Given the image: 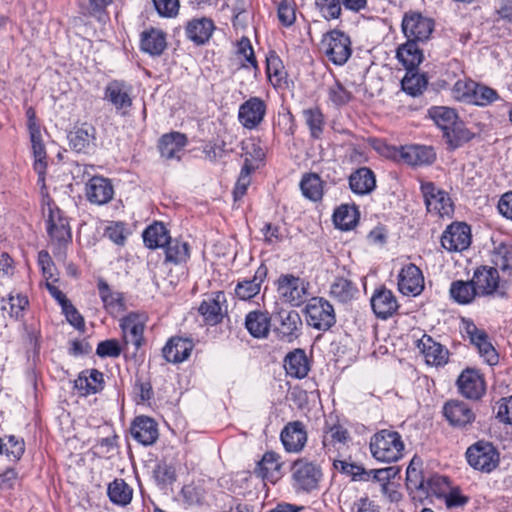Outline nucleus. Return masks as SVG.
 <instances>
[{
    "label": "nucleus",
    "instance_id": "1",
    "mask_svg": "<svg viewBox=\"0 0 512 512\" xmlns=\"http://www.w3.org/2000/svg\"><path fill=\"white\" fill-rule=\"evenodd\" d=\"M369 448L377 461L393 463L403 457L405 445L397 431L382 429L371 437Z\"/></svg>",
    "mask_w": 512,
    "mask_h": 512
},
{
    "label": "nucleus",
    "instance_id": "2",
    "mask_svg": "<svg viewBox=\"0 0 512 512\" xmlns=\"http://www.w3.org/2000/svg\"><path fill=\"white\" fill-rule=\"evenodd\" d=\"M321 50L332 63L343 65L352 53L350 38L342 31L332 30L323 36Z\"/></svg>",
    "mask_w": 512,
    "mask_h": 512
},
{
    "label": "nucleus",
    "instance_id": "3",
    "mask_svg": "<svg viewBox=\"0 0 512 512\" xmlns=\"http://www.w3.org/2000/svg\"><path fill=\"white\" fill-rule=\"evenodd\" d=\"M305 314L307 324L320 331H327L336 323L334 307L322 297L312 298L305 307Z\"/></svg>",
    "mask_w": 512,
    "mask_h": 512
},
{
    "label": "nucleus",
    "instance_id": "4",
    "mask_svg": "<svg viewBox=\"0 0 512 512\" xmlns=\"http://www.w3.org/2000/svg\"><path fill=\"white\" fill-rule=\"evenodd\" d=\"M466 458L471 467L481 472L490 473L499 465V453L489 442L478 441L466 451Z\"/></svg>",
    "mask_w": 512,
    "mask_h": 512
},
{
    "label": "nucleus",
    "instance_id": "5",
    "mask_svg": "<svg viewBox=\"0 0 512 512\" xmlns=\"http://www.w3.org/2000/svg\"><path fill=\"white\" fill-rule=\"evenodd\" d=\"M322 475L319 465L305 459H299L292 465V479L297 490L310 492L317 489Z\"/></svg>",
    "mask_w": 512,
    "mask_h": 512
},
{
    "label": "nucleus",
    "instance_id": "6",
    "mask_svg": "<svg viewBox=\"0 0 512 512\" xmlns=\"http://www.w3.org/2000/svg\"><path fill=\"white\" fill-rule=\"evenodd\" d=\"M435 23L432 18L418 12L405 13L401 28L407 39L417 42L427 41L434 31Z\"/></svg>",
    "mask_w": 512,
    "mask_h": 512
},
{
    "label": "nucleus",
    "instance_id": "7",
    "mask_svg": "<svg viewBox=\"0 0 512 512\" xmlns=\"http://www.w3.org/2000/svg\"><path fill=\"white\" fill-rule=\"evenodd\" d=\"M421 192L428 212L441 217L449 216L453 212V203L448 193L436 187L434 183H422Z\"/></svg>",
    "mask_w": 512,
    "mask_h": 512
},
{
    "label": "nucleus",
    "instance_id": "8",
    "mask_svg": "<svg viewBox=\"0 0 512 512\" xmlns=\"http://www.w3.org/2000/svg\"><path fill=\"white\" fill-rule=\"evenodd\" d=\"M443 415L450 426L468 430L476 419L473 409L460 400H449L443 406Z\"/></svg>",
    "mask_w": 512,
    "mask_h": 512
},
{
    "label": "nucleus",
    "instance_id": "9",
    "mask_svg": "<svg viewBox=\"0 0 512 512\" xmlns=\"http://www.w3.org/2000/svg\"><path fill=\"white\" fill-rule=\"evenodd\" d=\"M47 233L52 245L57 246L59 249L61 246L71 242L72 235L68 219L64 217L62 211L57 207L49 206Z\"/></svg>",
    "mask_w": 512,
    "mask_h": 512
},
{
    "label": "nucleus",
    "instance_id": "10",
    "mask_svg": "<svg viewBox=\"0 0 512 512\" xmlns=\"http://www.w3.org/2000/svg\"><path fill=\"white\" fill-rule=\"evenodd\" d=\"M471 229L464 222H454L443 232L441 245L449 252H461L471 244Z\"/></svg>",
    "mask_w": 512,
    "mask_h": 512
},
{
    "label": "nucleus",
    "instance_id": "11",
    "mask_svg": "<svg viewBox=\"0 0 512 512\" xmlns=\"http://www.w3.org/2000/svg\"><path fill=\"white\" fill-rule=\"evenodd\" d=\"M307 286L303 279L292 274L281 275L278 278V292L280 296L293 306L304 303L307 295Z\"/></svg>",
    "mask_w": 512,
    "mask_h": 512
},
{
    "label": "nucleus",
    "instance_id": "12",
    "mask_svg": "<svg viewBox=\"0 0 512 512\" xmlns=\"http://www.w3.org/2000/svg\"><path fill=\"white\" fill-rule=\"evenodd\" d=\"M267 105L260 97H250L238 110V120L249 130L257 128L265 118Z\"/></svg>",
    "mask_w": 512,
    "mask_h": 512
},
{
    "label": "nucleus",
    "instance_id": "13",
    "mask_svg": "<svg viewBox=\"0 0 512 512\" xmlns=\"http://www.w3.org/2000/svg\"><path fill=\"white\" fill-rule=\"evenodd\" d=\"M465 331L484 361L491 366L496 365L499 362V354L489 341L487 333L483 329H479L473 322L466 323Z\"/></svg>",
    "mask_w": 512,
    "mask_h": 512
},
{
    "label": "nucleus",
    "instance_id": "14",
    "mask_svg": "<svg viewBox=\"0 0 512 512\" xmlns=\"http://www.w3.org/2000/svg\"><path fill=\"white\" fill-rule=\"evenodd\" d=\"M459 393L471 400L480 399L486 391V385L483 376L479 371L467 368L462 371L457 379Z\"/></svg>",
    "mask_w": 512,
    "mask_h": 512
},
{
    "label": "nucleus",
    "instance_id": "15",
    "mask_svg": "<svg viewBox=\"0 0 512 512\" xmlns=\"http://www.w3.org/2000/svg\"><path fill=\"white\" fill-rule=\"evenodd\" d=\"M398 289L406 296H417L424 289L422 271L412 263L405 265L398 275Z\"/></svg>",
    "mask_w": 512,
    "mask_h": 512
},
{
    "label": "nucleus",
    "instance_id": "16",
    "mask_svg": "<svg viewBox=\"0 0 512 512\" xmlns=\"http://www.w3.org/2000/svg\"><path fill=\"white\" fill-rule=\"evenodd\" d=\"M131 87L123 81L113 80L104 90V99L107 100L116 111H126L132 106Z\"/></svg>",
    "mask_w": 512,
    "mask_h": 512
},
{
    "label": "nucleus",
    "instance_id": "17",
    "mask_svg": "<svg viewBox=\"0 0 512 512\" xmlns=\"http://www.w3.org/2000/svg\"><path fill=\"white\" fill-rule=\"evenodd\" d=\"M85 195L90 203L104 205L112 200L114 188L108 178L94 176L86 183Z\"/></svg>",
    "mask_w": 512,
    "mask_h": 512
},
{
    "label": "nucleus",
    "instance_id": "18",
    "mask_svg": "<svg viewBox=\"0 0 512 512\" xmlns=\"http://www.w3.org/2000/svg\"><path fill=\"white\" fill-rule=\"evenodd\" d=\"M417 347L428 365L443 366L448 361L449 351L430 335L424 334L417 342Z\"/></svg>",
    "mask_w": 512,
    "mask_h": 512
},
{
    "label": "nucleus",
    "instance_id": "19",
    "mask_svg": "<svg viewBox=\"0 0 512 512\" xmlns=\"http://www.w3.org/2000/svg\"><path fill=\"white\" fill-rule=\"evenodd\" d=\"M68 140L74 151L87 153L95 147L96 129L91 124L83 123L69 132Z\"/></svg>",
    "mask_w": 512,
    "mask_h": 512
},
{
    "label": "nucleus",
    "instance_id": "20",
    "mask_svg": "<svg viewBox=\"0 0 512 512\" xmlns=\"http://www.w3.org/2000/svg\"><path fill=\"white\" fill-rule=\"evenodd\" d=\"M282 444L288 452H300L307 442L305 425L301 421L289 422L280 435Z\"/></svg>",
    "mask_w": 512,
    "mask_h": 512
},
{
    "label": "nucleus",
    "instance_id": "21",
    "mask_svg": "<svg viewBox=\"0 0 512 512\" xmlns=\"http://www.w3.org/2000/svg\"><path fill=\"white\" fill-rule=\"evenodd\" d=\"M472 283L479 296L493 294L500 283V276L496 267L481 266L474 271Z\"/></svg>",
    "mask_w": 512,
    "mask_h": 512
},
{
    "label": "nucleus",
    "instance_id": "22",
    "mask_svg": "<svg viewBox=\"0 0 512 512\" xmlns=\"http://www.w3.org/2000/svg\"><path fill=\"white\" fill-rule=\"evenodd\" d=\"M104 385L103 373L97 369L83 370L74 381V388L81 396L99 393Z\"/></svg>",
    "mask_w": 512,
    "mask_h": 512
},
{
    "label": "nucleus",
    "instance_id": "23",
    "mask_svg": "<svg viewBox=\"0 0 512 512\" xmlns=\"http://www.w3.org/2000/svg\"><path fill=\"white\" fill-rule=\"evenodd\" d=\"M226 302L224 292H216L213 296L204 299L198 311L203 317L204 321L209 325H216L220 323L224 317L223 304Z\"/></svg>",
    "mask_w": 512,
    "mask_h": 512
},
{
    "label": "nucleus",
    "instance_id": "24",
    "mask_svg": "<svg viewBox=\"0 0 512 512\" xmlns=\"http://www.w3.org/2000/svg\"><path fill=\"white\" fill-rule=\"evenodd\" d=\"M214 30L213 20L207 17L193 18L185 26L187 38L196 45H203L208 42Z\"/></svg>",
    "mask_w": 512,
    "mask_h": 512
},
{
    "label": "nucleus",
    "instance_id": "25",
    "mask_svg": "<svg viewBox=\"0 0 512 512\" xmlns=\"http://www.w3.org/2000/svg\"><path fill=\"white\" fill-rule=\"evenodd\" d=\"M131 435L139 443L148 446L158 439L156 422L147 416L137 417L131 426Z\"/></svg>",
    "mask_w": 512,
    "mask_h": 512
},
{
    "label": "nucleus",
    "instance_id": "26",
    "mask_svg": "<svg viewBox=\"0 0 512 512\" xmlns=\"http://www.w3.org/2000/svg\"><path fill=\"white\" fill-rule=\"evenodd\" d=\"M371 306L375 315L381 319L391 317L398 309L394 294L386 288L374 292L371 298Z\"/></svg>",
    "mask_w": 512,
    "mask_h": 512
},
{
    "label": "nucleus",
    "instance_id": "27",
    "mask_svg": "<svg viewBox=\"0 0 512 512\" xmlns=\"http://www.w3.org/2000/svg\"><path fill=\"white\" fill-rule=\"evenodd\" d=\"M193 342L182 337H172L162 349L163 357L170 363L185 361L193 350Z\"/></svg>",
    "mask_w": 512,
    "mask_h": 512
},
{
    "label": "nucleus",
    "instance_id": "28",
    "mask_svg": "<svg viewBox=\"0 0 512 512\" xmlns=\"http://www.w3.org/2000/svg\"><path fill=\"white\" fill-rule=\"evenodd\" d=\"M97 288L103 307L109 314L121 313L125 310L124 296L121 292L113 290L102 278L98 279Z\"/></svg>",
    "mask_w": 512,
    "mask_h": 512
},
{
    "label": "nucleus",
    "instance_id": "29",
    "mask_svg": "<svg viewBox=\"0 0 512 512\" xmlns=\"http://www.w3.org/2000/svg\"><path fill=\"white\" fill-rule=\"evenodd\" d=\"M120 327L126 344L132 343L138 349L143 342L144 323L136 313H130L121 319Z\"/></svg>",
    "mask_w": 512,
    "mask_h": 512
},
{
    "label": "nucleus",
    "instance_id": "30",
    "mask_svg": "<svg viewBox=\"0 0 512 512\" xmlns=\"http://www.w3.org/2000/svg\"><path fill=\"white\" fill-rule=\"evenodd\" d=\"M187 136L180 132H170L164 134L159 140V151L162 157L166 159H180V152L187 145Z\"/></svg>",
    "mask_w": 512,
    "mask_h": 512
},
{
    "label": "nucleus",
    "instance_id": "31",
    "mask_svg": "<svg viewBox=\"0 0 512 512\" xmlns=\"http://www.w3.org/2000/svg\"><path fill=\"white\" fill-rule=\"evenodd\" d=\"M349 187L357 195L371 193L376 187L374 172L367 167L358 168L349 176Z\"/></svg>",
    "mask_w": 512,
    "mask_h": 512
},
{
    "label": "nucleus",
    "instance_id": "32",
    "mask_svg": "<svg viewBox=\"0 0 512 512\" xmlns=\"http://www.w3.org/2000/svg\"><path fill=\"white\" fill-rule=\"evenodd\" d=\"M284 368L287 375L302 379L307 376L310 366L305 351L302 349H295L288 353L284 359Z\"/></svg>",
    "mask_w": 512,
    "mask_h": 512
},
{
    "label": "nucleus",
    "instance_id": "33",
    "mask_svg": "<svg viewBox=\"0 0 512 512\" xmlns=\"http://www.w3.org/2000/svg\"><path fill=\"white\" fill-rule=\"evenodd\" d=\"M280 325L277 328L282 339L291 342L297 337V332L302 326L299 313L295 310H281L278 312Z\"/></svg>",
    "mask_w": 512,
    "mask_h": 512
},
{
    "label": "nucleus",
    "instance_id": "34",
    "mask_svg": "<svg viewBox=\"0 0 512 512\" xmlns=\"http://www.w3.org/2000/svg\"><path fill=\"white\" fill-rule=\"evenodd\" d=\"M399 154L405 163L412 166L430 164L435 159L431 148L419 145L401 147Z\"/></svg>",
    "mask_w": 512,
    "mask_h": 512
},
{
    "label": "nucleus",
    "instance_id": "35",
    "mask_svg": "<svg viewBox=\"0 0 512 512\" xmlns=\"http://www.w3.org/2000/svg\"><path fill=\"white\" fill-rule=\"evenodd\" d=\"M267 275V268L260 266L250 280L238 282L235 288L236 296L241 300H250L260 292L261 284Z\"/></svg>",
    "mask_w": 512,
    "mask_h": 512
},
{
    "label": "nucleus",
    "instance_id": "36",
    "mask_svg": "<svg viewBox=\"0 0 512 512\" xmlns=\"http://www.w3.org/2000/svg\"><path fill=\"white\" fill-rule=\"evenodd\" d=\"M270 321L268 313L255 310L246 315L245 327L254 338H266L270 331Z\"/></svg>",
    "mask_w": 512,
    "mask_h": 512
},
{
    "label": "nucleus",
    "instance_id": "37",
    "mask_svg": "<svg viewBox=\"0 0 512 512\" xmlns=\"http://www.w3.org/2000/svg\"><path fill=\"white\" fill-rule=\"evenodd\" d=\"M417 43V41L407 39V42L400 45L396 52L399 62L409 71L414 70L423 60V52Z\"/></svg>",
    "mask_w": 512,
    "mask_h": 512
},
{
    "label": "nucleus",
    "instance_id": "38",
    "mask_svg": "<svg viewBox=\"0 0 512 512\" xmlns=\"http://www.w3.org/2000/svg\"><path fill=\"white\" fill-rule=\"evenodd\" d=\"M303 196L313 202H319L324 195V181L317 173H305L300 181Z\"/></svg>",
    "mask_w": 512,
    "mask_h": 512
},
{
    "label": "nucleus",
    "instance_id": "39",
    "mask_svg": "<svg viewBox=\"0 0 512 512\" xmlns=\"http://www.w3.org/2000/svg\"><path fill=\"white\" fill-rule=\"evenodd\" d=\"M141 49L152 55L159 56L166 49V36L164 32L158 29H150L149 31H144L141 34Z\"/></svg>",
    "mask_w": 512,
    "mask_h": 512
},
{
    "label": "nucleus",
    "instance_id": "40",
    "mask_svg": "<svg viewBox=\"0 0 512 512\" xmlns=\"http://www.w3.org/2000/svg\"><path fill=\"white\" fill-rule=\"evenodd\" d=\"M281 464L279 455L275 452H266L255 468V474L264 480L275 482L279 478Z\"/></svg>",
    "mask_w": 512,
    "mask_h": 512
},
{
    "label": "nucleus",
    "instance_id": "41",
    "mask_svg": "<svg viewBox=\"0 0 512 512\" xmlns=\"http://www.w3.org/2000/svg\"><path fill=\"white\" fill-rule=\"evenodd\" d=\"M357 293V286L344 277H337L330 286V296L340 303L352 301Z\"/></svg>",
    "mask_w": 512,
    "mask_h": 512
},
{
    "label": "nucleus",
    "instance_id": "42",
    "mask_svg": "<svg viewBox=\"0 0 512 512\" xmlns=\"http://www.w3.org/2000/svg\"><path fill=\"white\" fill-rule=\"evenodd\" d=\"M450 297L458 304H469L476 296H479L475 285L470 281L456 280L453 281L449 289Z\"/></svg>",
    "mask_w": 512,
    "mask_h": 512
},
{
    "label": "nucleus",
    "instance_id": "43",
    "mask_svg": "<svg viewBox=\"0 0 512 512\" xmlns=\"http://www.w3.org/2000/svg\"><path fill=\"white\" fill-rule=\"evenodd\" d=\"M143 240L149 249H157L164 247L170 240V236L162 223H154L144 230Z\"/></svg>",
    "mask_w": 512,
    "mask_h": 512
},
{
    "label": "nucleus",
    "instance_id": "44",
    "mask_svg": "<svg viewBox=\"0 0 512 512\" xmlns=\"http://www.w3.org/2000/svg\"><path fill=\"white\" fill-rule=\"evenodd\" d=\"M473 137L474 134L465 127L463 122L459 120L452 128L443 134V138L452 150L461 147L464 143L469 142Z\"/></svg>",
    "mask_w": 512,
    "mask_h": 512
},
{
    "label": "nucleus",
    "instance_id": "45",
    "mask_svg": "<svg viewBox=\"0 0 512 512\" xmlns=\"http://www.w3.org/2000/svg\"><path fill=\"white\" fill-rule=\"evenodd\" d=\"M429 115L435 124L442 130L443 134L452 128L458 121L456 111L449 107H432L429 109Z\"/></svg>",
    "mask_w": 512,
    "mask_h": 512
},
{
    "label": "nucleus",
    "instance_id": "46",
    "mask_svg": "<svg viewBox=\"0 0 512 512\" xmlns=\"http://www.w3.org/2000/svg\"><path fill=\"white\" fill-rule=\"evenodd\" d=\"M164 247L167 262L173 264L185 263L190 256L189 245L186 242L170 237V240H168Z\"/></svg>",
    "mask_w": 512,
    "mask_h": 512
},
{
    "label": "nucleus",
    "instance_id": "47",
    "mask_svg": "<svg viewBox=\"0 0 512 512\" xmlns=\"http://www.w3.org/2000/svg\"><path fill=\"white\" fill-rule=\"evenodd\" d=\"M358 210L355 206L342 204L333 214V221L336 227L342 230L352 229L358 221Z\"/></svg>",
    "mask_w": 512,
    "mask_h": 512
},
{
    "label": "nucleus",
    "instance_id": "48",
    "mask_svg": "<svg viewBox=\"0 0 512 512\" xmlns=\"http://www.w3.org/2000/svg\"><path fill=\"white\" fill-rule=\"evenodd\" d=\"M107 493L111 502L125 506L131 502L133 490L123 479H115L108 485Z\"/></svg>",
    "mask_w": 512,
    "mask_h": 512
},
{
    "label": "nucleus",
    "instance_id": "49",
    "mask_svg": "<svg viewBox=\"0 0 512 512\" xmlns=\"http://www.w3.org/2000/svg\"><path fill=\"white\" fill-rule=\"evenodd\" d=\"M303 117L313 139H320L325 127L324 115L318 107L303 110Z\"/></svg>",
    "mask_w": 512,
    "mask_h": 512
},
{
    "label": "nucleus",
    "instance_id": "50",
    "mask_svg": "<svg viewBox=\"0 0 512 512\" xmlns=\"http://www.w3.org/2000/svg\"><path fill=\"white\" fill-rule=\"evenodd\" d=\"M401 86L404 92L415 97L422 94L426 89L427 79L423 74L414 72V70H407L401 81Z\"/></svg>",
    "mask_w": 512,
    "mask_h": 512
},
{
    "label": "nucleus",
    "instance_id": "51",
    "mask_svg": "<svg viewBox=\"0 0 512 512\" xmlns=\"http://www.w3.org/2000/svg\"><path fill=\"white\" fill-rule=\"evenodd\" d=\"M492 261L503 273L512 274V244L501 243L495 247Z\"/></svg>",
    "mask_w": 512,
    "mask_h": 512
},
{
    "label": "nucleus",
    "instance_id": "52",
    "mask_svg": "<svg viewBox=\"0 0 512 512\" xmlns=\"http://www.w3.org/2000/svg\"><path fill=\"white\" fill-rule=\"evenodd\" d=\"M325 435L323 437L324 446L337 444H346L350 440V434L346 428L340 424H333L327 426L324 430Z\"/></svg>",
    "mask_w": 512,
    "mask_h": 512
},
{
    "label": "nucleus",
    "instance_id": "53",
    "mask_svg": "<svg viewBox=\"0 0 512 512\" xmlns=\"http://www.w3.org/2000/svg\"><path fill=\"white\" fill-rule=\"evenodd\" d=\"M475 89V81L471 79H460L454 84L452 94L456 100L471 104Z\"/></svg>",
    "mask_w": 512,
    "mask_h": 512
},
{
    "label": "nucleus",
    "instance_id": "54",
    "mask_svg": "<svg viewBox=\"0 0 512 512\" xmlns=\"http://www.w3.org/2000/svg\"><path fill=\"white\" fill-rule=\"evenodd\" d=\"M253 170H254V166L251 164L250 159L248 157H246L244 165L241 169L240 175L236 182L235 188L233 190V195H234L235 200H238L245 195L247 188L251 182L250 174Z\"/></svg>",
    "mask_w": 512,
    "mask_h": 512
},
{
    "label": "nucleus",
    "instance_id": "55",
    "mask_svg": "<svg viewBox=\"0 0 512 512\" xmlns=\"http://www.w3.org/2000/svg\"><path fill=\"white\" fill-rule=\"evenodd\" d=\"M499 98L496 90L476 82V89L474 91L471 104L485 107L493 103Z\"/></svg>",
    "mask_w": 512,
    "mask_h": 512
},
{
    "label": "nucleus",
    "instance_id": "56",
    "mask_svg": "<svg viewBox=\"0 0 512 512\" xmlns=\"http://www.w3.org/2000/svg\"><path fill=\"white\" fill-rule=\"evenodd\" d=\"M315 6L326 20L338 19L342 14L341 0H315Z\"/></svg>",
    "mask_w": 512,
    "mask_h": 512
},
{
    "label": "nucleus",
    "instance_id": "57",
    "mask_svg": "<svg viewBox=\"0 0 512 512\" xmlns=\"http://www.w3.org/2000/svg\"><path fill=\"white\" fill-rule=\"evenodd\" d=\"M333 467L340 473L351 477L353 481H360L361 476L366 475V469L363 466L345 460H334Z\"/></svg>",
    "mask_w": 512,
    "mask_h": 512
},
{
    "label": "nucleus",
    "instance_id": "58",
    "mask_svg": "<svg viewBox=\"0 0 512 512\" xmlns=\"http://www.w3.org/2000/svg\"><path fill=\"white\" fill-rule=\"evenodd\" d=\"M426 480L422 472L410 464L406 470V485L410 490H421L426 492Z\"/></svg>",
    "mask_w": 512,
    "mask_h": 512
},
{
    "label": "nucleus",
    "instance_id": "59",
    "mask_svg": "<svg viewBox=\"0 0 512 512\" xmlns=\"http://www.w3.org/2000/svg\"><path fill=\"white\" fill-rule=\"evenodd\" d=\"M25 451V444L23 440L11 435L8 437V443L4 444L3 452L11 461H18Z\"/></svg>",
    "mask_w": 512,
    "mask_h": 512
},
{
    "label": "nucleus",
    "instance_id": "60",
    "mask_svg": "<svg viewBox=\"0 0 512 512\" xmlns=\"http://www.w3.org/2000/svg\"><path fill=\"white\" fill-rule=\"evenodd\" d=\"M392 468L366 470V475L361 476L360 481H372L380 483L383 490L386 489L391 477Z\"/></svg>",
    "mask_w": 512,
    "mask_h": 512
},
{
    "label": "nucleus",
    "instance_id": "61",
    "mask_svg": "<svg viewBox=\"0 0 512 512\" xmlns=\"http://www.w3.org/2000/svg\"><path fill=\"white\" fill-rule=\"evenodd\" d=\"M203 153L206 160L215 163L226 155V143L224 141L209 142L204 146Z\"/></svg>",
    "mask_w": 512,
    "mask_h": 512
},
{
    "label": "nucleus",
    "instance_id": "62",
    "mask_svg": "<svg viewBox=\"0 0 512 512\" xmlns=\"http://www.w3.org/2000/svg\"><path fill=\"white\" fill-rule=\"evenodd\" d=\"M155 9L162 17L172 18L178 15L179 0H153Z\"/></svg>",
    "mask_w": 512,
    "mask_h": 512
},
{
    "label": "nucleus",
    "instance_id": "63",
    "mask_svg": "<svg viewBox=\"0 0 512 512\" xmlns=\"http://www.w3.org/2000/svg\"><path fill=\"white\" fill-rule=\"evenodd\" d=\"M121 347L116 339H108L98 344L96 354L99 357H112L116 358L121 354Z\"/></svg>",
    "mask_w": 512,
    "mask_h": 512
},
{
    "label": "nucleus",
    "instance_id": "64",
    "mask_svg": "<svg viewBox=\"0 0 512 512\" xmlns=\"http://www.w3.org/2000/svg\"><path fill=\"white\" fill-rule=\"evenodd\" d=\"M329 99L336 105L342 106L349 102L351 94L344 86L336 81L332 86L329 87L328 91Z\"/></svg>",
    "mask_w": 512,
    "mask_h": 512
}]
</instances>
